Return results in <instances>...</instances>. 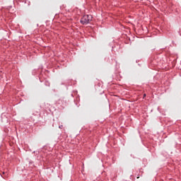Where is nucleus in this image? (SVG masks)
<instances>
[{"instance_id":"1","label":"nucleus","mask_w":181,"mask_h":181,"mask_svg":"<svg viewBox=\"0 0 181 181\" xmlns=\"http://www.w3.org/2000/svg\"><path fill=\"white\" fill-rule=\"evenodd\" d=\"M92 20L93 16L91 15H85L81 19V23H82V25H87V23H90Z\"/></svg>"},{"instance_id":"2","label":"nucleus","mask_w":181,"mask_h":181,"mask_svg":"<svg viewBox=\"0 0 181 181\" xmlns=\"http://www.w3.org/2000/svg\"><path fill=\"white\" fill-rule=\"evenodd\" d=\"M144 97H146V94H144Z\"/></svg>"},{"instance_id":"3","label":"nucleus","mask_w":181,"mask_h":181,"mask_svg":"<svg viewBox=\"0 0 181 181\" xmlns=\"http://www.w3.org/2000/svg\"><path fill=\"white\" fill-rule=\"evenodd\" d=\"M137 179H139V177H137Z\"/></svg>"}]
</instances>
